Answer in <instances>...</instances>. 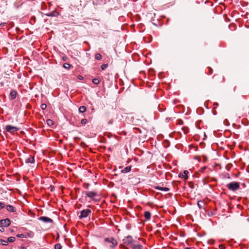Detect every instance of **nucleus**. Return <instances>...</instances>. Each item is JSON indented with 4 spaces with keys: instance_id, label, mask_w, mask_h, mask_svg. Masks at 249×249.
Returning a JSON list of instances; mask_svg holds the SVG:
<instances>
[{
    "instance_id": "f3484780",
    "label": "nucleus",
    "mask_w": 249,
    "mask_h": 249,
    "mask_svg": "<svg viewBox=\"0 0 249 249\" xmlns=\"http://www.w3.org/2000/svg\"><path fill=\"white\" fill-rule=\"evenodd\" d=\"M58 15V13L56 11L50 12L46 14L48 17H56Z\"/></svg>"
},
{
    "instance_id": "9d476101",
    "label": "nucleus",
    "mask_w": 249,
    "mask_h": 249,
    "mask_svg": "<svg viewBox=\"0 0 249 249\" xmlns=\"http://www.w3.org/2000/svg\"><path fill=\"white\" fill-rule=\"evenodd\" d=\"M17 92L15 90H11L10 92V98L12 100L15 99L17 97Z\"/></svg>"
},
{
    "instance_id": "e433bc0d",
    "label": "nucleus",
    "mask_w": 249,
    "mask_h": 249,
    "mask_svg": "<svg viewBox=\"0 0 249 249\" xmlns=\"http://www.w3.org/2000/svg\"><path fill=\"white\" fill-rule=\"evenodd\" d=\"M109 124H112V121H110L109 122Z\"/></svg>"
},
{
    "instance_id": "f03ea898",
    "label": "nucleus",
    "mask_w": 249,
    "mask_h": 249,
    "mask_svg": "<svg viewBox=\"0 0 249 249\" xmlns=\"http://www.w3.org/2000/svg\"><path fill=\"white\" fill-rule=\"evenodd\" d=\"M104 241L106 242H107L110 244L109 247L111 248H114L117 245V242L114 238L112 237L106 238H105Z\"/></svg>"
},
{
    "instance_id": "393cba45",
    "label": "nucleus",
    "mask_w": 249,
    "mask_h": 249,
    "mask_svg": "<svg viewBox=\"0 0 249 249\" xmlns=\"http://www.w3.org/2000/svg\"><path fill=\"white\" fill-rule=\"evenodd\" d=\"M62 249V246L60 244L57 243L55 245L54 249Z\"/></svg>"
},
{
    "instance_id": "9b49d317",
    "label": "nucleus",
    "mask_w": 249,
    "mask_h": 249,
    "mask_svg": "<svg viewBox=\"0 0 249 249\" xmlns=\"http://www.w3.org/2000/svg\"><path fill=\"white\" fill-rule=\"evenodd\" d=\"M131 166H128L125 167L123 169H122L121 170V172L122 173L125 174V173H127L130 172L131 171Z\"/></svg>"
},
{
    "instance_id": "a878e982",
    "label": "nucleus",
    "mask_w": 249,
    "mask_h": 249,
    "mask_svg": "<svg viewBox=\"0 0 249 249\" xmlns=\"http://www.w3.org/2000/svg\"><path fill=\"white\" fill-rule=\"evenodd\" d=\"M47 123L49 126H51L53 124V121L51 119H48L47 120Z\"/></svg>"
},
{
    "instance_id": "ddd939ff",
    "label": "nucleus",
    "mask_w": 249,
    "mask_h": 249,
    "mask_svg": "<svg viewBox=\"0 0 249 249\" xmlns=\"http://www.w3.org/2000/svg\"><path fill=\"white\" fill-rule=\"evenodd\" d=\"M151 213L148 211H145L144 213V216L146 220H149L151 218Z\"/></svg>"
},
{
    "instance_id": "cd10ccee",
    "label": "nucleus",
    "mask_w": 249,
    "mask_h": 249,
    "mask_svg": "<svg viewBox=\"0 0 249 249\" xmlns=\"http://www.w3.org/2000/svg\"><path fill=\"white\" fill-rule=\"evenodd\" d=\"M40 107L42 110H44L47 107V105L45 104H42L40 106Z\"/></svg>"
},
{
    "instance_id": "39448f33",
    "label": "nucleus",
    "mask_w": 249,
    "mask_h": 249,
    "mask_svg": "<svg viewBox=\"0 0 249 249\" xmlns=\"http://www.w3.org/2000/svg\"><path fill=\"white\" fill-rule=\"evenodd\" d=\"M11 224L10 220L8 218L0 220V225L6 227L9 226Z\"/></svg>"
},
{
    "instance_id": "5701e85b",
    "label": "nucleus",
    "mask_w": 249,
    "mask_h": 249,
    "mask_svg": "<svg viewBox=\"0 0 249 249\" xmlns=\"http://www.w3.org/2000/svg\"><path fill=\"white\" fill-rule=\"evenodd\" d=\"M72 66L69 63H64L63 64V67L66 69H70Z\"/></svg>"
},
{
    "instance_id": "1a4fd4ad",
    "label": "nucleus",
    "mask_w": 249,
    "mask_h": 249,
    "mask_svg": "<svg viewBox=\"0 0 249 249\" xmlns=\"http://www.w3.org/2000/svg\"><path fill=\"white\" fill-rule=\"evenodd\" d=\"M130 247L132 248V249H142L143 248L141 244L135 243L131 244Z\"/></svg>"
},
{
    "instance_id": "bb28decb",
    "label": "nucleus",
    "mask_w": 249,
    "mask_h": 249,
    "mask_svg": "<svg viewBox=\"0 0 249 249\" xmlns=\"http://www.w3.org/2000/svg\"><path fill=\"white\" fill-rule=\"evenodd\" d=\"M108 67V64H104L101 66V68L102 70H105Z\"/></svg>"
},
{
    "instance_id": "dca6fc26",
    "label": "nucleus",
    "mask_w": 249,
    "mask_h": 249,
    "mask_svg": "<svg viewBox=\"0 0 249 249\" xmlns=\"http://www.w3.org/2000/svg\"><path fill=\"white\" fill-rule=\"evenodd\" d=\"M155 189L164 192H168L169 190V189L167 187H162L160 186H156L155 187Z\"/></svg>"
},
{
    "instance_id": "4be33fe9",
    "label": "nucleus",
    "mask_w": 249,
    "mask_h": 249,
    "mask_svg": "<svg viewBox=\"0 0 249 249\" xmlns=\"http://www.w3.org/2000/svg\"><path fill=\"white\" fill-rule=\"evenodd\" d=\"M203 204L204 202L202 201H198L197 202V206L200 209H201L203 208Z\"/></svg>"
},
{
    "instance_id": "20e7f679",
    "label": "nucleus",
    "mask_w": 249,
    "mask_h": 249,
    "mask_svg": "<svg viewBox=\"0 0 249 249\" xmlns=\"http://www.w3.org/2000/svg\"><path fill=\"white\" fill-rule=\"evenodd\" d=\"M91 213V211L89 209H87L82 210L81 212L80 215H79V218L82 219L83 218L87 217L89 214Z\"/></svg>"
},
{
    "instance_id": "4468645a",
    "label": "nucleus",
    "mask_w": 249,
    "mask_h": 249,
    "mask_svg": "<svg viewBox=\"0 0 249 249\" xmlns=\"http://www.w3.org/2000/svg\"><path fill=\"white\" fill-rule=\"evenodd\" d=\"M35 160L34 159V158L31 156H30V157L25 160L26 163H33L35 162Z\"/></svg>"
},
{
    "instance_id": "2eb2a0df",
    "label": "nucleus",
    "mask_w": 249,
    "mask_h": 249,
    "mask_svg": "<svg viewBox=\"0 0 249 249\" xmlns=\"http://www.w3.org/2000/svg\"><path fill=\"white\" fill-rule=\"evenodd\" d=\"M188 174V171L187 170H185L183 172V174H179V177L184 178L185 179H187L188 178L187 174Z\"/></svg>"
},
{
    "instance_id": "423d86ee",
    "label": "nucleus",
    "mask_w": 249,
    "mask_h": 249,
    "mask_svg": "<svg viewBox=\"0 0 249 249\" xmlns=\"http://www.w3.org/2000/svg\"><path fill=\"white\" fill-rule=\"evenodd\" d=\"M86 196L92 199H94V198L97 196V194L95 192H85Z\"/></svg>"
},
{
    "instance_id": "a211bd4d",
    "label": "nucleus",
    "mask_w": 249,
    "mask_h": 249,
    "mask_svg": "<svg viewBox=\"0 0 249 249\" xmlns=\"http://www.w3.org/2000/svg\"><path fill=\"white\" fill-rule=\"evenodd\" d=\"M86 107L85 106H82L79 108V111L80 113H84L86 111Z\"/></svg>"
},
{
    "instance_id": "0eeeda50",
    "label": "nucleus",
    "mask_w": 249,
    "mask_h": 249,
    "mask_svg": "<svg viewBox=\"0 0 249 249\" xmlns=\"http://www.w3.org/2000/svg\"><path fill=\"white\" fill-rule=\"evenodd\" d=\"M132 242V238L130 236H128L126 237L124 239H123L124 244L126 245H131V244H133Z\"/></svg>"
},
{
    "instance_id": "412c9836",
    "label": "nucleus",
    "mask_w": 249,
    "mask_h": 249,
    "mask_svg": "<svg viewBox=\"0 0 249 249\" xmlns=\"http://www.w3.org/2000/svg\"><path fill=\"white\" fill-rule=\"evenodd\" d=\"M100 80L98 79V78H93L92 79V82L95 84V85H98L100 83Z\"/></svg>"
},
{
    "instance_id": "c756f323",
    "label": "nucleus",
    "mask_w": 249,
    "mask_h": 249,
    "mask_svg": "<svg viewBox=\"0 0 249 249\" xmlns=\"http://www.w3.org/2000/svg\"><path fill=\"white\" fill-rule=\"evenodd\" d=\"M87 123V120L86 119H83L81 121V123L82 124H85Z\"/></svg>"
},
{
    "instance_id": "473e14b6",
    "label": "nucleus",
    "mask_w": 249,
    "mask_h": 249,
    "mask_svg": "<svg viewBox=\"0 0 249 249\" xmlns=\"http://www.w3.org/2000/svg\"><path fill=\"white\" fill-rule=\"evenodd\" d=\"M4 228L5 227L3 226L2 225L0 226V231L2 232L4 231Z\"/></svg>"
},
{
    "instance_id": "72a5a7b5",
    "label": "nucleus",
    "mask_w": 249,
    "mask_h": 249,
    "mask_svg": "<svg viewBox=\"0 0 249 249\" xmlns=\"http://www.w3.org/2000/svg\"><path fill=\"white\" fill-rule=\"evenodd\" d=\"M78 79H79L80 80H82L83 79V77L82 76L80 75L78 76Z\"/></svg>"
},
{
    "instance_id": "c85d7f7f",
    "label": "nucleus",
    "mask_w": 249,
    "mask_h": 249,
    "mask_svg": "<svg viewBox=\"0 0 249 249\" xmlns=\"http://www.w3.org/2000/svg\"><path fill=\"white\" fill-rule=\"evenodd\" d=\"M17 237L18 238H25L26 236L24 234H18L17 235Z\"/></svg>"
},
{
    "instance_id": "f8f14e48",
    "label": "nucleus",
    "mask_w": 249,
    "mask_h": 249,
    "mask_svg": "<svg viewBox=\"0 0 249 249\" xmlns=\"http://www.w3.org/2000/svg\"><path fill=\"white\" fill-rule=\"evenodd\" d=\"M6 210L11 212H16L15 208L11 205H8L6 206Z\"/></svg>"
},
{
    "instance_id": "b1692460",
    "label": "nucleus",
    "mask_w": 249,
    "mask_h": 249,
    "mask_svg": "<svg viewBox=\"0 0 249 249\" xmlns=\"http://www.w3.org/2000/svg\"><path fill=\"white\" fill-rule=\"evenodd\" d=\"M15 237H9L7 239V241L8 242L12 243L15 241Z\"/></svg>"
},
{
    "instance_id": "aec40b11",
    "label": "nucleus",
    "mask_w": 249,
    "mask_h": 249,
    "mask_svg": "<svg viewBox=\"0 0 249 249\" xmlns=\"http://www.w3.org/2000/svg\"><path fill=\"white\" fill-rule=\"evenodd\" d=\"M102 56L101 54L99 53H97L95 54V58L96 60H101L102 59Z\"/></svg>"
},
{
    "instance_id": "2f4dec72",
    "label": "nucleus",
    "mask_w": 249,
    "mask_h": 249,
    "mask_svg": "<svg viewBox=\"0 0 249 249\" xmlns=\"http://www.w3.org/2000/svg\"><path fill=\"white\" fill-rule=\"evenodd\" d=\"M208 70H209V71L208 72V74H212V73H213V70H212V69L211 68H210V67H208Z\"/></svg>"
},
{
    "instance_id": "f257e3e1",
    "label": "nucleus",
    "mask_w": 249,
    "mask_h": 249,
    "mask_svg": "<svg viewBox=\"0 0 249 249\" xmlns=\"http://www.w3.org/2000/svg\"><path fill=\"white\" fill-rule=\"evenodd\" d=\"M229 190L232 191L237 190L240 187V183L238 182H231L227 185Z\"/></svg>"
},
{
    "instance_id": "6ab92c4d",
    "label": "nucleus",
    "mask_w": 249,
    "mask_h": 249,
    "mask_svg": "<svg viewBox=\"0 0 249 249\" xmlns=\"http://www.w3.org/2000/svg\"><path fill=\"white\" fill-rule=\"evenodd\" d=\"M0 244L3 246H7L8 245V241L7 240L6 241L3 239H0Z\"/></svg>"
},
{
    "instance_id": "f704fd0d",
    "label": "nucleus",
    "mask_w": 249,
    "mask_h": 249,
    "mask_svg": "<svg viewBox=\"0 0 249 249\" xmlns=\"http://www.w3.org/2000/svg\"><path fill=\"white\" fill-rule=\"evenodd\" d=\"M6 24V23H2L1 24H0V25H1V26H4Z\"/></svg>"
},
{
    "instance_id": "7ed1b4c3",
    "label": "nucleus",
    "mask_w": 249,
    "mask_h": 249,
    "mask_svg": "<svg viewBox=\"0 0 249 249\" xmlns=\"http://www.w3.org/2000/svg\"><path fill=\"white\" fill-rule=\"evenodd\" d=\"M5 129L7 132L13 134L15 132L18 131L19 130V128L18 127L13 126L11 125H7L5 126Z\"/></svg>"
},
{
    "instance_id": "4c0bfd02",
    "label": "nucleus",
    "mask_w": 249,
    "mask_h": 249,
    "mask_svg": "<svg viewBox=\"0 0 249 249\" xmlns=\"http://www.w3.org/2000/svg\"><path fill=\"white\" fill-rule=\"evenodd\" d=\"M186 249H191L190 248H186Z\"/></svg>"
},
{
    "instance_id": "6e6552de",
    "label": "nucleus",
    "mask_w": 249,
    "mask_h": 249,
    "mask_svg": "<svg viewBox=\"0 0 249 249\" xmlns=\"http://www.w3.org/2000/svg\"><path fill=\"white\" fill-rule=\"evenodd\" d=\"M39 220L42 221L45 223H53V220L49 217L46 216H41L39 218Z\"/></svg>"
},
{
    "instance_id": "c9c22d12",
    "label": "nucleus",
    "mask_w": 249,
    "mask_h": 249,
    "mask_svg": "<svg viewBox=\"0 0 249 249\" xmlns=\"http://www.w3.org/2000/svg\"><path fill=\"white\" fill-rule=\"evenodd\" d=\"M220 248H221V249H223V247L222 245L220 246Z\"/></svg>"
},
{
    "instance_id": "7c9ffc66",
    "label": "nucleus",
    "mask_w": 249,
    "mask_h": 249,
    "mask_svg": "<svg viewBox=\"0 0 249 249\" xmlns=\"http://www.w3.org/2000/svg\"><path fill=\"white\" fill-rule=\"evenodd\" d=\"M5 206V205L4 202H0V209L4 208Z\"/></svg>"
}]
</instances>
